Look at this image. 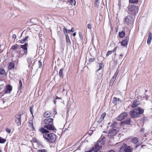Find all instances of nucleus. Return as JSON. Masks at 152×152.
Returning a JSON list of instances; mask_svg holds the SVG:
<instances>
[{
  "mask_svg": "<svg viewBox=\"0 0 152 152\" xmlns=\"http://www.w3.org/2000/svg\"><path fill=\"white\" fill-rule=\"evenodd\" d=\"M122 57H123V55H121V54L119 56V58L121 59Z\"/></svg>",
  "mask_w": 152,
  "mask_h": 152,
  "instance_id": "obj_48",
  "label": "nucleus"
},
{
  "mask_svg": "<svg viewBox=\"0 0 152 152\" xmlns=\"http://www.w3.org/2000/svg\"><path fill=\"white\" fill-rule=\"evenodd\" d=\"M124 23L126 26L132 24L133 21L132 17L130 15L126 17L124 20Z\"/></svg>",
  "mask_w": 152,
  "mask_h": 152,
  "instance_id": "obj_7",
  "label": "nucleus"
},
{
  "mask_svg": "<svg viewBox=\"0 0 152 152\" xmlns=\"http://www.w3.org/2000/svg\"><path fill=\"white\" fill-rule=\"evenodd\" d=\"M20 119V115H18L15 116V122L18 126H20L21 124Z\"/></svg>",
  "mask_w": 152,
  "mask_h": 152,
  "instance_id": "obj_8",
  "label": "nucleus"
},
{
  "mask_svg": "<svg viewBox=\"0 0 152 152\" xmlns=\"http://www.w3.org/2000/svg\"><path fill=\"white\" fill-rule=\"evenodd\" d=\"M144 112V110L139 107L135 108L132 110L130 113V116L133 118L138 117Z\"/></svg>",
  "mask_w": 152,
  "mask_h": 152,
  "instance_id": "obj_5",
  "label": "nucleus"
},
{
  "mask_svg": "<svg viewBox=\"0 0 152 152\" xmlns=\"http://www.w3.org/2000/svg\"><path fill=\"white\" fill-rule=\"evenodd\" d=\"M13 38L16 37V35L15 34H14L13 35Z\"/></svg>",
  "mask_w": 152,
  "mask_h": 152,
  "instance_id": "obj_50",
  "label": "nucleus"
},
{
  "mask_svg": "<svg viewBox=\"0 0 152 152\" xmlns=\"http://www.w3.org/2000/svg\"><path fill=\"white\" fill-rule=\"evenodd\" d=\"M144 147H146V145H142L141 146L142 148H143Z\"/></svg>",
  "mask_w": 152,
  "mask_h": 152,
  "instance_id": "obj_52",
  "label": "nucleus"
},
{
  "mask_svg": "<svg viewBox=\"0 0 152 152\" xmlns=\"http://www.w3.org/2000/svg\"><path fill=\"white\" fill-rule=\"evenodd\" d=\"M118 70H117L116 72H115L114 75L113 77L111 79L110 81V82H113V83L114 82V81L116 79V78L117 76V75L118 74Z\"/></svg>",
  "mask_w": 152,
  "mask_h": 152,
  "instance_id": "obj_16",
  "label": "nucleus"
},
{
  "mask_svg": "<svg viewBox=\"0 0 152 152\" xmlns=\"http://www.w3.org/2000/svg\"><path fill=\"white\" fill-rule=\"evenodd\" d=\"M127 115V114L126 113H123L121 114L117 118L118 121H121L123 120Z\"/></svg>",
  "mask_w": 152,
  "mask_h": 152,
  "instance_id": "obj_9",
  "label": "nucleus"
},
{
  "mask_svg": "<svg viewBox=\"0 0 152 152\" xmlns=\"http://www.w3.org/2000/svg\"><path fill=\"white\" fill-rule=\"evenodd\" d=\"M74 31L72 29H71V30H67V32L69 33L70 32H73Z\"/></svg>",
  "mask_w": 152,
  "mask_h": 152,
  "instance_id": "obj_45",
  "label": "nucleus"
},
{
  "mask_svg": "<svg viewBox=\"0 0 152 152\" xmlns=\"http://www.w3.org/2000/svg\"><path fill=\"white\" fill-rule=\"evenodd\" d=\"M6 131L8 133H10L11 132L10 129L8 128H7L6 129Z\"/></svg>",
  "mask_w": 152,
  "mask_h": 152,
  "instance_id": "obj_42",
  "label": "nucleus"
},
{
  "mask_svg": "<svg viewBox=\"0 0 152 152\" xmlns=\"http://www.w3.org/2000/svg\"><path fill=\"white\" fill-rule=\"evenodd\" d=\"M44 115L46 118H50V117H52V115L50 112L48 111L45 113Z\"/></svg>",
  "mask_w": 152,
  "mask_h": 152,
  "instance_id": "obj_15",
  "label": "nucleus"
},
{
  "mask_svg": "<svg viewBox=\"0 0 152 152\" xmlns=\"http://www.w3.org/2000/svg\"><path fill=\"white\" fill-rule=\"evenodd\" d=\"M104 140H102V138L100 140H98L97 143L95 144L94 147L89 151H86V152H97L102 148L101 145L104 144Z\"/></svg>",
  "mask_w": 152,
  "mask_h": 152,
  "instance_id": "obj_4",
  "label": "nucleus"
},
{
  "mask_svg": "<svg viewBox=\"0 0 152 152\" xmlns=\"http://www.w3.org/2000/svg\"><path fill=\"white\" fill-rule=\"evenodd\" d=\"M92 27V26L91 24L90 23H89L87 25V28H88L89 29V30H91Z\"/></svg>",
  "mask_w": 152,
  "mask_h": 152,
  "instance_id": "obj_35",
  "label": "nucleus"
},
{
  "mask_svg": "<svg viewBox=\"0 0 152 152\" xmlns=\"http://www.w3.org/2000/svg\"><path fill=\"white\" fill-rule=\"evenodd\" d=\"M129 2L131 3H135L138 2V0H129Z\"/></svg>",
  "mask_w": 152,
  "mask_h": 152,
  "instance_id": "obj_34",
  "label": "nucleus"
},
{
  "mask_svg": "<svg viewBox=\"0 0 152 152\" xmlns=\"http://www.w3.org/2000/svg\"><path fill=\"white\" fill-rule=\"evenodd\" d=\"M126 145L124 144L120 148V152H132V149L130 146H126Z\"/></svg>",
  "mask_w": 152,
  "mask_h": 152,
  "instance_id": "obj_6",
  "label": "nucleus"
},
{
  "mask_svg": "<svg viewBox=\"0 0 152 152\" xmlns=\"http://www.w3.org/2000/svg\"><path fill=\"white\" fill-rule=\"evenodd\" d=\"M12 89V87L9 85H8L6 87L5 93V94L10 93Z\"/></svg>",
  "mask_w": 152,
  "mask_h": 152,
  "instance_id": "obj_14",
  "label": "nucleus"
},
{
  "mask_svg": "<svg viewBox=\"0 0 152 152\" xmlns=\"http://www.w3.org/2000/svg\"><path fill=\"white\" fill-rule=\"evenodd\" d=\"M108 152H115L113 150H110Z\"/></svg>",
  "mask_w": 152,
  "mask_h": 152,
  "instance_id": "obj_47",
  "label": "nucleus"
},
{
  "mask_svg": "<svg viewBox=\"0 0 152 152\" xmlns=\"http://www.w3.org/2000/svg\"><path fill=\"white\" fill-rule=\"evenodd\" d=\"M138 141V139L136 137H134L132 140V142L135 144L137 143Z\"/></svg>",
  "mask_w": 152,
  "mask_h": 152,
  "instance_id": "obj_25",
  "label": "nucleus"
},
{
  "mask_svg": "<svg viewBox=\"0 0 152 152\" xmlns=\"http://www.w3.org/2000/svg\"><path fill=\"white\" fill-rule=\"evenodd\" d=\"M117 48V47H115V48H114V49H113V50H112V51H113V52H114L116 50Z\"/></svg>",
  "mask_w": 152,
  "mask_h": 152,
  "instance_id": "obj_46",
  "label": "nucleus"
},
{
  "mask_svg": "<svg viewBox=\"0 0 152 152\" xmlns=\"http://www.w3.org/2000/svg\"><path fill=\"white\" fill-rule=\"evenodd\" d=\"M15 65L13 62H11L9 65L8 68L9 69H11L14 68Z\"/></svg>",
  "mask_w": 152,
  "mask_h": 152,
  "instance_id": "obj_19",
  "label": "nucleus"
},
{
  "mask_svg": "<svg viewBox=\"0 0 152 152\" xmlns=\"http://www.w3.org/2000/svg\"><path fill=\"white\" fill-rule=\"evenodd\" d=\"M39 68H41L42 66V62L40 61H39Z\"/></svg>",
  "mask_w": 152,
  "mask_h": 152,
  "instance_id": "obj_40",
  "label": "nucleus"
},
{
  "mask_svg": "<svg viewBox=\"0 0 152 152\" xmlns=\"http://www.w3.org/2000/svg\"><path fill=\"white\" fill-rule=\"evenodd\" d=\"M63 31L65 35H66L67 32V30L65 27H64L63 28Z\"/></svg>",
  "mask_w": 152,
  "mask_h": 152,
  "instance_id": "obj_36",
  "label": "nucleus"
},
{
  "mask_svg": "<svg viewBox=\"0 0 152 152\" xmlns=\"http://www.w3.org/2000/svg\"><path fill=\"white\" fill-rule=\"evenodd\" d=\"M66 43L68 44H71V42L69 39V36L67 34L66 35Z\"/></svg>",
  "mask_w": 152,
  "mask_h": 152,
  "instance_id": "obj_21",
  "label": "nucleus"
},
{
  "mask_svg": "<svg viewBox=\"0 0 152 152\" xmlns=\"http://www.w3.org/2000/svg\"><path fill=\"white\" fill-rule=\"evenodd\" d=\"M104 132H104H106H106Z\"/></svg>",
  "mask_w": 152,
  "mask_h": 152,
  "instance_id": "obj_56",
  "label": "nucleus"
},
{
  "mask_svg": "<svg viewBox=\"0 0 152 152\" xmlns=\"http://www.w3.org/2000/svg\"><path fill=\"white\" fill-rule=\"evenodd\" d=\"M76 35V34L75 33H74L73 34V36H75Z\"/></svg>",
  "mask_w": 152,
  "mask_h": 152,
  "instance_id": "obj_49",
  "label": "nucleus"
},
{
  "mask_svg": "<svg viewBox=\"0 0 152 152\" xmlns=\"http://www.w3.org/2000/svg\"><path fill=\"white\" fill-rule=\"evenodd\" d=\"M138 102L137 101H134L133 102L132 107L133 108L136 107L138 105Z\"/></svg>",
  "mask_w": 152,
  "mask_h": 152,
  "instance_id": "obj_22",
  "label": "nucleus"
},
{
  "mask_svg": "<svg viewBox=\"0 0 152 152\" xmlns=\"http://www.w3.org/2000/svg\"><path fill=\"white\" fill-rule=\"evenodd\" d=\"M94 58H90L89 59V61L91 62H92L94 61Z\"/></svg>",
  "mask_w": 152,
  "mask_h": 152,
  "instance_id": "obj_43",
  "label": "nucleus"
},
{
  "mask_svg": "<svg viewBox=\"0 0 152 152\" xmlns=\"http://www.w3.org/2000/svg\"><path fill=\"white\" fill-rule=\"evenodd\" d=\"M101 77V75H100L99 76V77H98V79H99V78H100Z\"/></svg>",
  "mask_w": 152,
  "mask_h": 152,
  "instance_id": "obj_51",
  "label": "nucleus"
},
{
  "mask_svg": "<svg viewBox=\"0 0 152 152\" xmlns=\"http://www.w3.org/2000/svg\"><path fill=\"white\" fill-rule=\"evenodd\" d=\"M115 124H112V125H111V126H113H113H115Z\"/></svg>",
  "mask_w": 152,
  "mask_h": 152,
  "instance_id": "obj_53",
  "label": "nucleus"
},
{
  "mask_svg": "<svg viewBox=\"0 0 152 152\" xmlns=\"http://www.w3.org/2000/svg\"><path fill=\"white\" fill-rule=\"evenodd\" d=\"M69 2L70 4L72 6H75L76 5L75 0H69Z\"/></svg>",
  "mask_w": 152,
  "mask_h": 152,
  "instance_id": "obj_23",
  "label": "nucleus"
},
{
  "mask_svg": "<svg viewBox=\"0 0 152 152\" xmlns=\"http://www.w3.org/2000/svg\"><path fill=\"white\" fill-rule=\"evenodd\" d=\"M33 108L34 107L32 105V106L30 107V111L31 114L32 115L33 114Z\"/></svg>",
  "mask_w": 152,
  "mask_h": 152,
  "instance_id": "obj_39",
  "label": "nucleus"
},
{
  "mask_svg": "<svg viewBox=\"0 0 152 152\" xmlns=\"http://www.w3.org/2000/svg\"><path fill=\"white\" fill-rule=\"evenodd\" d=\"M18 45H15L11 47V49L13 50H15L18 48Z\"/></svg>",
  "mask_w": 152,
  "mask_h": 152,
  "instance_id": "obj_32",
  "label": "nucleus"
},
{
  "mask_svg": "<svg viewBox=\"0 0 152 152\" xmlns=\"http://www.w3.org/2000/svg\"><path fill=\"white\" fill-rule=\"evenodd\" d=\"M29 126L31 128L32 127V128L33 129H34V128L33 124L32 122H29Z\"/></svg>",
  "mask_w": 152,
  "mask_h": 152,
  "instance_id": "obj_38",
  "label": "nucleus"
},
{
  "mask_svg": "<svg viewBox=\"0 0 152 152\" xmlns=\"http://www.w3.org/2000/svg\"><path fill=\"white\" fill-rule=\"evenodd\" d=\"M129 40V37H125L124 39L121 42V45L123 46H126L127 45L128 41Z\"/></svg>",
  "mask_w": 152,
  "mask_h": 152,
  "instance_id": "obj_11",
  "label": "nucleus"
},
{
  "mask_svg": "<svg viewBox=\"0 0 152 152\" xmlns=\"http://www.w3.org/2000/svg\"><path fill=\"white\" fill-rule=\"evenodd\" d=\"M79 36H80V39L82 40V39H83V37L82 35L80 33L79 34Z\"/></svg>",
  "mask_w": 152,
  "mask_h": 152,
  "instance_id": "obj_44",
  "label": "nucleus"
},
{
  "mask_svg": "<svg viewBox=\"0 0 152 152\" xmlns=\"http://www.w3.org/2000/svg\"><path fill=\"white\" fill-rule=\"evenodd\" d=\"M5 72L3 69L1 68L0 69V75H4L5 74Z\"/></svg>",
  "mask_w": 152,
  "mask_h": 152,
  "instance_id": "obj_30",
  "label": "nucleus"
},
{
  "mask_svg": "<svg viewBox=\"0 0 152 152\" xmlns=\"http://www.w3.org/2000/svg\"><path fill=\"white\" fill-rule=\"evenodd\" d=\"M53 120L52 118H45L42 122L43 126L50 130H56V128L53 125Z\"/></svg>",
  "mask_w": 152,
  "mask_h": 152,
  "instance_id": "obj_2",
  "label": "nucleus"
},
{
  "mask_svg": "<svg viewBox=\"0 0 152 152\" xmlns=\"http://www.w3.org/2000/svg\"><path fill=\"white\" fill-rule=\"evenodd\" d=\"M6 141V140L5 139L0 137V143H4Z\"/></svg>",
  "mask_w": 152,
  "mask_h": 152,
  "instance_id": "obj_31",
  "label": "nucleus"
},
{
  "mask_svg": "<svg viewBox=\"0 0 152 152\" xmlns=\"http://www.w3.org/2000/svg\"><path fill=\"white\" fill-rule=\"evenodd\" d=\"M120 101V99L116 97H114L113 99V102L115 104L119 103Z\"/></svg>",
  "mask_w": 152,
  "mask_h": 152,
  "instance_id": "obj_18",
  "label": "nucleus"
},
{
  "mask_svg": "<svg viewBox=\"0 0 152 152\" xmlns=\"http://www.w3.org/2000/svg\"><path fill=\"white\" fill-rule=\"evenodd\" d=\"M106 115V114L105 113H104L101 116L100 118V121L101 122L102 121V120L104 119V117H105Z\"/></svg>",
  "mask_w": 152,
  "mask_h": 152,
  "instance_id": "obj_28",
  "label": "nucleus"
},
{
  "mask_svg": "<svg viewBox=\"0 0 152 152\" xmlns=\"http://www.w3.org/2000/svg\"><path fill=\"white\" fill-rule=\"evenodd\" d=\"M99 0H94V4L95 7H98L99 6Z\"/></svg>",
  "mask_w": 152,
  "mask_h": 152,
  "instance_id": "obj_24",
  "label": "nucleus"
},
{
  "mask_svg": "<svg viewBox=\"0 0 152 152\" xmlns=\"http://www.w3.org/2000/svg\"><path fill=\"white\" fill-rule=\"evenodd\" d=\"M99 69L96 71V72H97L99 70H101V69H102V68H103V64H100L99 65Z\"/></svg>",
  "mask_w": 152,
  "mask_h": 152,
  "instance_id": "obj_33",
  "label": "nucleus"
},
{
  "mask_svg": "<svg viewBox=\"0 0 152 152\" xmlns=\"http://www.w3.org/2000/svg\"><path fill=\"white\" fill-rule=\"evenodd\" d=\"M0 152H1V150L0 149Z\"/></svg>",
  "mask_w": 152,
  "mask_h": 152,
  "instance_id": "obj_55",
  "label": "nucleus"
},
{
  "mask_svg": "<svg viewBox=\"0 0 152 152\" xmlns=\"http://www.w3.org/2000/svg\"><path fill=\"white\" fill-rule=\"evenodd\" d=\"M117 133V131L113 127L110 129L107 136L106 135L105 136H103L102 135L99 140L102 139V140H104V139L105 142L106 138L108 137V138L109 139L107 141L109 142H112V140L114 139V136Z\"/></svg>",
  "mask_w": 152,
  "mask_h": 152,
  "instance_id": "obj_3",
  "label": "nucleus"
},
{
  "mask_svg": "<svg viewBox=\"0 0 152 152\" xmlns=\"http://www.w3.org/2000/svg\"><path fill=\"white\" fill-rule=\"evenodd\" d=\"M60 99V98H58L57 97H56V99Z\"/></svg>",
  "mask_w": 152,
  "mask_h": 152,
  "instance_id": "obj_54",
  "label": "nucleus"
},
{
  "mask_svg": "<svg viewBox=\"0 0 152 152\" xmlns=\"http://www.w3.org/2000/svg\"><path fill=\"white\" fill-rule=\"evenodd\" d=\"M125 34V33L123 31H122L121 32H119V37L121 38L123 37H124Z\"/></svg>",
  "mask_w": 152,
  "mask_h": 152,
  "instance_id": "obj_26",
  "label": "nucleus"
},
{
  "mask_svg": "<svg viewBox=\"0 0 152 152\" xmlns=\"http://www.w3.org/2000/svg\"><path fill=\"white\" fill-rule=\"evenodd\" d=\"M27 46L28 44L26 43L23 45H21L20 46V48H22V49H23L24 50L26 51H26H27Z\"/></svg>",
  "mask_w": 152,
  "mask_h": 152,
  "instance_id": "obj_17",
  "label": "nucleus"
},
{
  "mask_svg": "<svg viewBox=\"0 0 152 152\" xmlns=\"http://www.w3.org/2000/svg\"><path fill=\"white\" fill-rule=\"evenodd\" d=\"M137 8L134 5H129L128 7L129 11L131 13L135 12V10H137Z\"/></svg>",
  "mask_w": 152,
  "mask_h": 152,
  "instance_id": "obj_10",
  "label": "nucleus"
},
{
  "mask_svg": "<svg viewBox=\"0 0 152 152\" xmlns=\"http://www.w3.org/2000/svg\"><path fill=\"white\" fill-rule=\"evenodd\" d=\"M28 38V36L26 37L23 39L20 40V42L21 43H24L27 40Z\"/></svg>",
  "mask_w": 152,
  "mask_h": 152,
  "instance_id": "obj_27",
  "label": "nucleus"
},
{
  "mask_svg": "<svg viewBox=\"0 0 152 152\" xmlns=\"http://www.w3.org/2000/svg\"><path fill=\"white\" fill-rule=\"evenodd\" d=\"M64 71V69L63 68H61L60 70L59 71V75L60 77L62 78L63 77V72Z\"/></svg>",
  "mask_w": 152,
  "mask_h": 152,
  "instance_id": "obj_20",
  "label": "nucleus"
},
{
  "mask_svg": "<svg viewBox=\"0 0 152 152\" xmlns=\"http://www.w3.org/2000/svg\"><path fill=\"white\" fill-rule=\"evenodd\" d=\"M152 39V33L149 32L148 35V38L147 40V43L148 45H150L151 43Z\"/></svg>",
  "mask_w": 152,
  "mask_h": 152,
  "instance_id": "obj_13",
  "label": "nucleus"
},
{
  "mask_svg": "<svg viewBox=\"0 0 152 152\" xmlns=\"http://www.w3.org/2000/svg\"><path fill=\"white\" fill-rule=\"evenodd\" d=\"M40 131L43 134V137L50 143H53L56 140V137L54 133L49 134V131L44 128H42Z\"/></svg>",
  "mask_w": 152,
  "mask_h": 152,
  "instance_id": "obj_1",
  "label": "nucleus"
},
{
  "mask_svg": "<svg viewBox=\"0 0 152 152\" xmlns=\"http://www.w3.org/2000/svg\"><path fill=\"white\" fill-rule=\"evenodd\" d=\"M38 152H47V151L46 149H42L38 151Z\"/></svg>",
  "mask_w": 152,
  "mask_h": 152,
  "instance_id": "obj_37",
  "label": "nucleus"
},
{
  "mask_svg": "<svg viewBox=\"0 0 152 152\" xmlns=\"http://www.w3.org/2000/svg\"><path fill=\"white\" fill-rule=\"evenodd\" d=\"M112 53H113L112 50L108 51L106 54L107 56H108L109 55L111 54Z\"/></svg>",
  "mask_w": 152,
  "mask_h": 152,
  "instance_id": "obj_41",
  "label": "nucleus"
},
{
  "mask_svg": "<svg viewBox=\"0 0 152 152\" xmlns=\"http://www.w3.org/2000/svg\"><path fill=\"white\" fill-rule=\"evenodd\" d=\"M27 54V51L24 50L23 49H20L19 54L18 56V57H22L24 55H26Z\"/></svg>",
  "mask_w": 152,
  "mask_h": 152,
  "instance_id": "obj_12",
  "label": "nucleus"
},
{
  "mask_svg": "<svg viewBox=\"0 0 152 152\" xmlns=\"http://www.w3.org/2000/svg\"><path fill=\"white\" fill-rule=\"evenodd\" d=\"M19 86L20 89H22L23 88V84L22 81L21 80H20L19 81Z\"/></svg>",
  "mask_w": 152,
  "mask_h": 152,
  "instance_id": "obj_29",
  "label": "nucleus"
}]
</instances>
